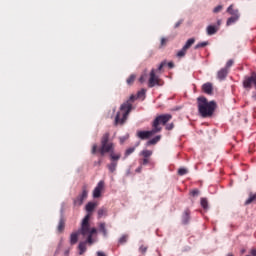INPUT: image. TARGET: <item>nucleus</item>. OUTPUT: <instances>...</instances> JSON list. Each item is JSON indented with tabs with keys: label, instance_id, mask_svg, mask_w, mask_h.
Here are the masks:
<instances>
[{
	"label": "nucleus",
	"instance_id": "nucleus-1",
	"mask_svg": "<svg viewBox=\"0 0 256 256\" xmlns=\"http://www.w3.org/2000/svg\"><path fill=\"white\" fill-rule=\"evenodd\" d=\"M137 95L138 96L131 95L128 100H126L123 104L120 105V109L116 113V116L114 118L115 127H117L118 125H125L131 111H133V103L137 101L138 97H141V95H145V90L138 92Z\"/></svg>",
	"mask_w": 256,
	"mask_h": 256
},
{
	"label": "nucleus",
	"instance_id": "nucleus-2",
	"mask_svg": "<svg viewBox=\"0 0 256 256\" xmlns=\"http://www.w3.org/2000/svg\"><path fill=\"white\" fill-rule=\"evenodd\" d=\"M197 107L199 115L206 119L207 117H213V113L217 109V102L209 101L206 97L200 96L197 98Z\"/></svg>",
	"mask_w": 256,
	"mask_h": 256
},
{
	"label": "nucleus",
	"instance_id": "nucleus-3",
	"mask_svg": "<svg viewBox=\"0 0 256 256\" xmlns=\"http://www.w3.org/2000/svg\"><path fill=\"white\" fill-rule=\"evenodd\" d=\"M89 219H91V214H87L81 223L80 233L83 237H87V243L89 245H93V235L97 233L96 228H91V224L89 223Z\"/></svg>",
	"mask_w": 256,
	"mask_h": 256
},
{
	"label": "nucleus",
	"instance_id": "nucleus-4",
	"mask_svg": "<svg viewBox=\"0 0 256 256\" xmlns=\"http://www.w3.org/2000/svg\"><path fill=\"white\" fill-rule=\"evenodd\" d=\"M173 119V116L171 114H161L158 115L154 121L152 122V128L156 133H161L162 127L161 125H167L170 120Z\"/></svg>",
	"mask_w": 256,
	"mask_h": 256
},
{
	"label": "nucleus",
	"instance_id": "nucleus-5",
	"mask_svg": "<svg viewBox=\"0 0 256 256\" xmlns=\"http://www.w3.org/2000/svg\"><path fill=\"white\" fill-rule=\"evenodd\" d=\"M115 149V147L113 146L112 142H109V133H105L102 136L101 139V147L98 150L100 152V155H105V153H115L113 150Z\"/></svg>",
	"mask_w": 256,
	"mask_h": 256
},
{
	"label": "nucleus",
	"instance_id": "nucleus-6",
	"mask_svg": "<svg viewBox=\"0 0 256 256\" xmlns=\"http://www.w3.org/2000/svg\"><path fill=\"white\" fill-rule=\"evenodd\" d=\"M121 159V153H111L110 154V160L112 161L110 164H107V168L108 171H110V173H115V171H117V165L118 162Z\"/></svg>",
	"mask_w": 256,
	"mask_h": 256
},
{
	"label": "nucleus",
	"instance_id": "nucleus-7",
	"mask_svg": "<svg viewBox=\"0 0 256 256\" xmlns=\"http://www.w3.org/2000/svg\"><path fill=\"white\" fill-rule=\"evenodd\" d=\"M194 44L195 38L188 39L182 49L177 52L176 57H179L180 59L182 57H185V55H187V51H189V49H191V46H193Z\"/></svg>",
	"mask_w": 256,
	"mask_h": 256
},
{
	"label": "nucleus",
	"instance_id": "nucleus-8",
	"mask_svg": "<svg viewBox=\"0 0 256 256\" xmlns=\"http://www.w3.org/2000/svg\"><path fill=\"white\" fill-rule=\"evenodd\" d=\"M88 195H89V191L87 190V186H83L82 193L78 195L77 198L74 199L75 207H81L83 205V201L87 199Z\"/></svg>",
	"mask_w": 256,
	"mask_h": 256
},
{
	"label": "nucleus",
	"instance_id": "nucleus-9",
	"mask_svg": "<svg viewBox=\"0 0 256 256\" xmlns=\"http://www.w3.org/2000/svg\"><path fill=\"white\" fill-rule=\"evenodd\" d=\"M155 85H159V76L155 75V69L150 71V78L148 80V87L153 88Z\"/></svg>",
	"mask_w": 256,
	"mask_h": 256
},
{
	"label": "nucleus",
	"instance_id": "nucleus-10",
	"mask_svg": "<svg viewBox=\"0 0 256 256\" xmlns=\"http://www.w3.org/2000/svg\"><path fill=\"white\" fill-rule=\"evenodd\" d=\"M103 189H105V181L101 180L93 191L94 199H99V197H101V191H103Z\"/></svg>",
	"mask_w": 256,
	"mask_h": 256
},
{
	"label": "nucleus",
	"instance_id": "nucleus-11",
	"mask_svg": "<svg viewBox=\"0 0 256 256\" xmlns=\"http://www.w3.org/2000/svg\"><path fill=\"white\" fill-rule=\"evenodd\" d=\"M155 133L157 132L153 128L151 131H138L137 137H139V139L145 140L149 139V137H152V135H155Z\"/></svg>",
	"mask_w": 256,
	"mask_h": 256
},
{
	"label": "nucleus",
	"instance_id": "nucleus-12",
	"mask_svg": "<svg viewBox=\"0 0 256 256\" xmlns=\"http://www.w3.org/2000/svg\"><path fill=\"white\" fill-rule=\"evenodd\" d=\"M226 13H228L229 15H231V17H241V14L239 13V9L235 8V4H231L227 10Z\"/></svg>",
	"mask_w": 256,
	"mask_h": 256
},
{
	"label": "nucleus",
	"instance_id": "nucleus-13",
	"mask_svg": "<svg viewBox=\"0 0 256 256\" xmlns=\"http://www.w3.org/2000/svg\"><path fill=\"white\" fill-rule=\"evenodd\" d=\"M202 91H204L206 95H213V84L211 82L203 84Z\"/></svg>",
	"mask_w": 256,
	"mask_h": 256
},
{
	"label": "nucleus",
	"instance_id": "nucleus-14",
	"mask_svg": "<svg viewBox=\"0 0 256 256\" xmlns=\"http://www.w3.org/2000/svg\"><path fill=\"white\" fill-rule=\"evenodd\" d=\"M227 75H229V70L227 68H222L217 73L219 81H224V79L227 78Z\"/></svg>",
	"mask_w": 256,
	"mask_h": 256
},
{
	"label": "nucleus",
	"instance_id": "nucleus-15",
	"mask_svg": "<svg viewBox=\"0 0 256 256\" xmlns=\"http://www.w3.org/2000/svg\"><path fill=\"white\" fill-rule=\"evenodd\" d=\"M79 235H81V229H79L77 232H73L70 235V244L76 245L77 241H79Z\"/></svg>",
	"mask_w": 256,
	"mask_h": 256
},
{
	"label": "nucleus",
	"instance_id": "nucleus-16",
	"mask_svg": "<svg viewBox=\"0 0 256 256\" xmlns=\"http://www.w3.org/2000/svg\"><path fill=\"white\" fill-rule=\"evenodd\" d=\"M87 239L84 242H80L78 245V253L79 255H85V253L87 252Z\"/></svg>",
	"mask_w": 256,
	"mask_h": 256
},
{
	"label": "nucleus",
	"instance_id": "nucleus-17",
	"mask_svg": "<svg viewBox=\"0 0 256 256\" xmlns=\"http://www.w3.org/2000/svg\"><path fill=\"white\" fill-rule=\"evenodd\" d=\"M191 219V210L186 209L182 215V223L184 225H187L189 223V220Z\"/></svg>",
	"mask_w": 256,
	"mask_h": 256
},
{
	"label": "nucleus",
	"instance_id": "nucleus-18",
	"mask_svg": "<svg viewBox=\"0 0 256 256\" xmlns=\"http://www.w3.org/2000/svg\"><path fill=\"white\" fill-rule=\"evenodd\" d=\"M218 31H219L218 26L209 25L206 28L207 35H209V36L215 35V33H217Z\"/></svg>",
	"mask_w": 256,
	"mask_h": 256
},
{
	"label": "nucleus",
	"instance_id": "nucleus-19",
	"mask_svg": "<svg viewBox=\"0 0 256 256\" xmlns=\"http://www.w3.org/2000/svg\"><path fill=\"white\" fill-rule=\"evenodd\" d=\"M95 207H97V204L93 203V202H88L86 205V211H87V215H92L93 211H95Z\"/></svg>",
	"mask_w": 256,
	"mask_h": 256
},
{
	"label": "nucleus",
	"instance_id": "nucleus-20",
	"mask_svg": "<svg viewBox=\"0 0 256 256\" xmlns=\"http://www.w3.org/2000/svg\"><path fill=\"white\" fill-rule=\"evenodd\" d=\"M57 231L58 233H63L65 231V219L60 218L58 226H57Z\"/></svg>",
	"mask_w": 256,
	"mask_h": 256
},
{
	"label": "nucleus",
	"instance_id": "nucleus-21",
	"mask_svg": "<svg viewBox=\"0 0 256 256\" xmlns=\"http://www.w3.org/2000/svg\"><path fill=\"white\" fill-rule=\"evenodd\" d=\"M99 231L104 237H107V225L105 224V222L99 224Z\"/></svg>",
	"mask_w": 256,
	"mask_h": 256
},
{
	"label": "nucleus",
	"instance_id": "nucleus-22",
	"mask_svg": "<svg viewBox=\"0 0 256 256\" xmlns=\"http://www.w3.org/2000/svg\"><path fill=\"white\" fill-rule=\"evenodd\" d=\"M239 17L237 16H231L230 18L227 19L226 25L227 27L233 25V23H237V21H239Z\"/></svg>",
	"mask_w": 256,
	"mask_h": 256
},
{
	"label": "nucleus",
	"instance_id": "nucleus-23",
	"mask_svg": "<svg viewBox=\"0 0 256 256\" xmlns=\"http://www.w3.org/2000/svg\"><path fill=\"white\" fill-rule=\"evenodd\" d=\"M159 141H161V135L155 136L154 138L149 140L147 142V145H157V143H159Z\"/></svg>",
	"mask_w": 256,
	"mask_h": 256
},
{
	"label": "nucleus",
	"instance_id": "nucleus-24",
	"mask_svg": "<svg viewBox=\"0 0 256 256\" xmlns=\"http://www.w3.org/2000/svg\"><path fill=\"white\" fill-rule=\"evenodd\" d=\"M128 240H129V235L123 234V235L119 238L118 243H119V245H125V243H127Z\"/></svg>",
	"mask_w": 256,
	"mask_h": 256
},
{
	"label": "nucleus",
	"instance_id": "nucleus-25",
	"mask_svg": "<svg viewBox=\"0 0 256 256\" xmlns=\"http://www.w3.org/2000/svg\"><path fill=\"white\" fill-rule=\"evenodd\" d=\"M101 217H107V208H100L98 210V219H101Z\"/></svg>",
	"mask_w": 256,
	"mask_h": 256
},
{
	"label": "nucleus",
	"instance_id": "nucleus-26",
	"mask_svg": "<svg viewBox=\"0 0 256 256\" xmlns=\"http://www.w3.org/2000/svg\"><path fill=\"white\" fill-rule=\"evenodd\" d=\"M135 153V147L128 148L124 153V159H127L129 155Z\"/></svg>",
	"mask_w": 256,
	"mask_h": 256
},
{
	"label": "nucleus",
	"instance_id": "nucleus-27",
	"mask_svg": "<svg viewBox=\"0 0 256 256\" xmlns=\"http://www.w3.org/2000/svg\"><path fill=\"white\" fill-rule=\"evenodd\" d=\"M141 155L146 158V159H149L152 155H153V151L151 150H143L141 152Z\"/></svg>",
	"mask_w": 256,
	"mask_h": 256
},
{
	"label": "nucleus",
	"instance_id": "nucleus-28",
	"mask_svg": "<svg viewBox=\"0 0 256 256\" xmlns=\"http://www.w3.org/2000/svg\"><path fill=\"white\" fill-rule=\"evenodd\" d=\"M209 45V42H199L198 44L195 45L194 49H203L204 47H207Z\"/></svg>",
	"mask_w": 256,
	"mask_h": 256
},
{
	"label": "nucleus",
	"instance_id": "nucleus-29",
	"mask_svg": "<svg viewBox=\"0 0 256 256\" xmlns=\"http://www.w3.org/2000/svg\"><path fill=\"white\" fill-rule=\"evenodd\" d=\"M201 207H203L205 210L209 209V202L207 201V198H201Z\"/></svg>",
	"mask_w": 256,
	"mask_h": 256
},
{
	"label": "nucleus",
	"instance_id": "nucleus-30",
	"mask_svg": "<svg viewBox=\"0 0 256 256\" xmlns=\"http://www.w3.org/2000/svg\"><path fill=\"white\" fill-rule=\"evenodd\" d=\"M253 201H256V193L250 194L249 198L246 200V205H250V203H253Z\"/></svg>",
	"mask_w": 256,
	"mask_h": 256
},
{
	"label": "nucleus",
	"instance_id": "nucleus-31",
	"mask_svg": "<svg viewBox=\"0 0 256 256\" xmlns=\"http://www.w3.org/2000/svg\"><path fill=\"white\" fill-rule=\"evenodd\" d=\"M136 76L135 74H131L130 77L126 80L127 85H131L132 83H135Z\"/></svg>",
	"mask_w": 256,
	"mask_h": 256
},
{
	"label": "nucleus",
	"instance_id": "nucleus-32",
	"mask_svg": "<svg viewBox=\"0 0 256 256\" xmlns=\"http://www.w3.org/2000/svg\"><path fill=\"white\" fill-rule=\"evenodd\" d=\"M234 63L235 62L233 61V59L228 60L224 69H227L229 71V69H231V67H233Z\"/></svg>",
	"mask_w": 256,
	"mask_h": 256
},
{
	"label": "nucleus",
	"instance_id": "nucleus-33",
	"mask_svg": "<svg viewBox=\"0 0 256 256\" xmlns=\"http://www.w3.org/2000/svg\"><path fill=\"white\" fill-rule=\"evenodd\" d=\"M220 11H223V5H218L213 9V13H220Z\"/></svg>",
	"mask_w": 256,
	"mask_h": 256
},
{
	"label": "nucleus",
	"instance_id": "nucleus-34",
	"mask_svg": "<svg viewBox=\"0 0 256 256\" xmlns=\"http://www.w3.org/2000/svg\"><path fill=\"white\" fill-rule=\"evenodd\" d=\"M178 175H181V176L187 175V169H185V168H180V169L178 170Z\"/></svg>",
	"mask_w": 256,
	"mask_h": 256
},
{
	"label": "nucleus",
	"instance_id": "nucleus-35",
	"mask_svg": "<svg viewBox=\"0 0 256 256\" xmlns=\"http://www.w3.org/2000/svg\"><path fill=\"white\" fill-rule=\"evenodd\" d=\"M174 128H175L174 123L166 124V130L167 131H172V129H174Z\"/></svg>",
	"mask_w": 256,
	"mask_h": 256
},
{
	"label": "nucleus",
	"instance_id": "nucleus-36",
	"mask_svg": "<svg viewBox=\"0 0 256 256\" xmlns=\"http://www.w3.org/2000/svg\"><path fill=\"white\" fill-rule=\"evenodd\" d=\"M190 195L192 197H197V195H199V190H197V189L191 190Z\"/></svg>",
	"mask_w": 256,
	"mask_h": 256
},
{
	"label": "nucleus",
	"instance_id": "nucleus-37",
	"mask_svg": "<svg viewBox=\"0 0 256 256\" xmlns=\"http://www.w3.org/2000/svg\"><path fill=\"white\" fill-rule=\"evenodd\" d=\"M139 251L140 253H143V254L147 253V246L145 245L140 246Z\"/></svg>",
	"mask_w": 256,
	"mask_h": 256
},
{
	"label": "nucleus",
	"instance_id": "nucleus-38",
	"mask_svg": "<svg viewBox=\"0 0 256 256\" xmlns=\"http://www.w3.org/2000/svg\"><path fill=\"white\" fill-rule=\"evenodd\" d=\"M91 153H92V155H95V154L97 153V144H94V145L92 146Z\"/></svg>",
	"mask_w": 256,
	"mask_h": 256
},
{
	"label": "nucleus",
	"instance_id": "nucleus-39",
	"mask_svg": "<svg viewBox=\"0 0 256 256\" xmlns=\"http://www.w3.org/2000/svg\"><path fill=\"white\" fill-rule=\"evenodd\" d=\"M182 24H183V20H179V21L176 22V24L174 25V28L177 29V28L181 27Z\"/></svg>",
	"mask_w": 256,
	"mask_h": 256
},
{
	"label": "nucleus",
	"instance_id": "nucleus-40",
	"mask_svg": "<svg viewBox=\"0 0 256 256\" xmlns=\"http://www.w3.org/2000/svg\"><path fill=\"white\" fill-rule=\"evenodd\" d=\"M160 45H161V47H165V45H167V39L166 38H162Z\"/></svg>",
	"mask_w": 256,
	"mask_h": 256
},
{
	"label": "nucleus",
	"instance_id": "nucleus-41",
	"mask_svg": "<svg viewBox=\"0 0 256 256\" xmlns=\"http://www.w3.org/2000/svg\"><path fill=\"white\" fill-rule=\"evenodd\" d=\"M165 65H167V63L161 62V64L158 66V71H162L163 67H165Z\"/></svg>",
	"mask_w": 256,
	"mask_h": 256
},
{
	"label": "nucleus",
	"instance_id": "nucleus-42",
	"mask_svg": "<svg viewBox=\"0 0 256 256\" xmlns=\"http://www.w3.org/2000/svg\"><path fill=\"white\" fill-rule=\"evenodd\" d=\"M146 77H147V74L142 75V76L139 78L140 83H145Z\"/></svg>",
	"mask_w": 256,
	"mask_h": 256
},
{
	"label": "nucleus",
	"instance_id": "nucleus-43",
	"mask_svg": "<svg viewBox=\"0 0 256 256\" xmlns=\"http://www.w3.org/2000/svg\"><path fill=\"white\" fill-rule=\"evenodd\" d=\"M140 163H141V165H148L149 158H144Z\"/></svg>",
	"mask_w": 256,
	"mask_h": 256
},
{
	"label": "nucleus",
	"instance_id": "nucleus-44",
	"mask_svg": "<svg viewBox=\"0 0 256 256\" xmlns=\"http://www.w3.org/2000/svg\"><path fill=\"white\" fill-rule=\"evenodd\" d=\"M250 255L251 256H256V248H253L250 250Z\"/></svg>",
	"mask_w": 256,
	"mask_h": 256
},
{
	"label": "nucleus",
	"instance_id": "nucleus-45",
	"mask_svg": "<svg viewBox=\"0 0 256 256\" xmlns=\"http://www.w3.org/2000/svg\"><path fill=\"white\" fill-rule=\"evenodd\" d=\"M168 67L169 69H173V67H175V64L173 62H168Z\"/></svg>",
	"mask_w": 256,
	"mask_h": 256
},
{
	"label": "nucleus",
	"instance_id": "nucleus-46",
	"mask_svg": "<svg viewBox=\"0 0 256 256\" xmlns=\"http://www.w3.org/2000/svg\"><path fill=\"white\" fill-rule=\"evenodd\" d=\"M97 256H107V255L104 254V252L99 251V252H97Z\"/></svg>",
	"mask_w": 256,
	"mask_h": 256
},
{
	"label": "nucleus",
	"instance_id": "nucleus-47",
	"mask_svg": "<svg viewBox=\"0 0 256 256\" xmlns=\"http://www.w3.org/2000/svg\"><path fill=\"white\" fill-rule=\"evenodd\" d=\"M94 165H101V160H99L98 162H95Z\"/></svg>",
	"mask_w": 256,
	"mask_h": 256
},
{
	"label": "nucleus",
	"instance_id": "nucleus-48",
	"mask_svg": "<svg viewBox=\"0 0 256 256\" xmlns=\"http://www.w3.org/2000/svg\"><path fill=\"white\" fill-rule=\"evenodd\" d=\"M217 25H218V27L221 25V20L217 21Z\"/></svg>",
	"mask_w": 256,
	"mask_h": 256
},
{
	"label": "nucleus",
	"instance_id": "nucleus-49",
	"mask_svg": "<svg viewBox=\"0 0 256 256\" xmlns=\"http://www.w3.org/2000/svg\"><path fill=\"white\" fill-rule=\"evenodd\" d=\"M227 256H233V254H228Z\"/></svg>",
	"mask_w": 256,
	"mask_h": 256
},
{
	"label": "nucleus",
	"instance_id": "nucleus-50",
	"mask_svg": "<svg viewBox=\"0 0 256 256\" xmlns=\"http://www.w3.org/2000/svg\"><path fill=\"white\" fill-rule=\"evenodd\" d=\"M113 113H115V108L113 109Z\"/></svg>",
	"mask_w": 256,
	"mask_h": 256
}]
</instances>
